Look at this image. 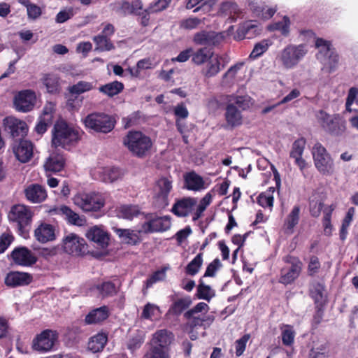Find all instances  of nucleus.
<instances>
[{
  "label": "nucleus",
  "mask_w": 358,
  "mask_h": 358,
  "mask_svg": "<svg viewBox=\"0 0 358 358\" xmlns=\"http://www.w3.org/2000/svg\"><path fill=\"white\" fill-rule=\"evenodd\" d=\"M79 140V133L61 120L55 123L52 130V144L55 148L61 147L70 150Z\"/></svg>",
  "instance_id": "f257e3e1"
},
{
  "label": "nucleus",
  "mask_w": 358,
  "mask_h": 358,
  "mask_svg": "<svg viewBox=\"0 0 358 358\" xmlns=\"http://www.w3.org/2000/svg\"><path fill=\"white\" fill-rule=\"evenodd\" d=\"M123 144L136 157L143 158L152 147L151 138L140 131H129L123 139Z\"/></svg>",
  "instance_id": "f03ea898"
},
{
  "label": "nucleus",
  "mask_w": 358,
  "mask_h": 358,
  "mask_svg": "<svg viewBox=\"0 0 358 358\" xmlns=\"http://www.w3.org/2000/svg\"><path fill=\"white\" fill-rule=\"evenodd\" d=\"M34 213L31 209L22 204L13 206L8 213L9 221L15 224L19 234L26 238L31 229Z\"/></svg>",
  "instance_id": "7ed1b4c3"
},
{
  "label": "nucleus",
  "mask_w": 358,
  "mask_h": 358,
  "mask_svg": "<svg viewBox=\"0 0 358 358\" xmlns=\"http://www.w3.org/2000/svg\"><path fill=\"white\" fill-rule=\"evenodd\" d=\"M311 154L314 165L318 172L323 176H331L335 173V164L331 155L319 142L313 146Z\"/></svg>",
  "instance_id": "20e7f679"
},
{
  "label": "nucleus",
  "mask_w": 358,
  "mask_h": 358,
  "mask_svg": "<svg viewBox=\"0 0 358 358\" xmlns=\"http://www.w3.org/2000/svg\"><path fill=\"white\" fill-rule=\"evenodd\" d=\"M73 202L84 212H99L106 204V196L94 192L78 194L74 196Z\"/></svg>",
  "instance_id": "39448f33"
},
{
  "label": "nucleus",
  "mask_w": 358,
  "mask_h": 358,
  "mask_svg": "<svg viewBox=\"0 0 358 358\" xmlns=\"http://www.w3.org/2000/svg\"><path fill=\"white\" fill-rule=\"evenodd\" d=\"M315 45L319 49L317 58L322 64L323 69L329 73L335 71L338 63V55L331 48V43L319 38L316 40Z\"/></svg>",
  "instance_id": "423d86ee"
},
{
  "label": "nucleus",
  "mask_w": 358,
  "mask_h": 358,
  "mask_svg": "<svg viewBox=\"0 0 358 358\" xmlns=\"http://www.w3.org/2000/svg\"><path fill=\"white\" fill-rule=\"evenodd\" d=\"M307 52L306 46L303 44H290L280 51L277 59L285 69H292L304 57Z\"/></svg>",
  "instance_id": "0eeeda50"
},
{
  "label": "nucleus",
  "mask_w": 358,
  "mask_h": 358,
  "mask_svg": "<svg viewBox=\"0 0 358 358\" xmlns=\"http://www.w3.org/2000/svg\"><path fill=\"white\" fill-rule=\"evenodd\" d=\"M83 122L86 128L104 134L111 131L115 124V120L103 113L89 114L83 120Z\"/></svg>",
  "instance_id": "6e6552de"
},
{
  "label": "nucleus",
  "mask_w": 358,
  "mask_h": 358,
  "mask_svg": "<svg viewBox=\"0 0 358 358\" xmlns=\"http://www.w3.org/2000/svg\"><path fill=\"white\" fill-rule=\"evenodd\" d=\"M285 263L289 266L281 268L279 278V282L285 285L292 284L300 275L303 263L299 257L292 255H286L282 258Z\"/></svg>",
  "instance_id": "1a4fd4ad"
},
{
  "label": "nucleus",
  "mask_w": 358,
  "mask_h": 358,
  "mask_svg": "<svg viewBox=\"0 0 358 358\" xmlns=\"http://www.w3.org/2000/svg\"><path fill=\"white\" fill-rule=\"evenodd\" d=\"M171 222L169 216L159 217L154 214H147L138 229L139 233L152 234L163 232L171 228Z\"/></svg>",
  "instance_id": "9d476101"
},
{
  "label": "nucleus",
  "mask_w": 358,
  "mask_h": 358,
  "mask_svg": "<svg viewBox=\"0 0 358 358\" xmlns=\"http://www.w3.org/2000/svg\"><path fill=\"white\" fill-rule=\"evenodd\" d=\"M57 339L55 331L45 329L33 339L32 348L40 352H48L52 350Z\"/></svg>",
  "instance_id": "9b49d317"
},
{
  "label": "nucleus",
  "mask_w": 358,
  "mask_h": 358,
  "mask_svg": "<svg viewBox=\"0 0 358 358\" xmlns=\"http://www.w3.org/2000/svg\"><path fill=\"white\" fill-rule=\"evenodd\" d=\"M85 241L74 233L66 235L62 239V248L65 252L79 256L84 252Z\"/></svg>",
  "instance_id": "f8f14e48"
},
{
  "label": "nucleus",
  "mask_w": 358,
  "mask_h": 358,
  "mask_svg": "<svg viewBox=\"0 0 358 358\" xmlns=\"http://www.w3.org/2000/svg\"><path fill=\"white\" fill-rule=\"evenodd\" d=\"M36 102V96L31 90H24L14 98V105L17 111L26 113L31 110Z\"/></svg>",
  "instance_id": "ddd939ff"
},
{
  "label": "nucleus",
  "mask_w": 358,
  "mask_h": 358,
  "mask_svg": "<svg viewBox=\"0 0 358 358\" xmlns=\"http://www.w3.org/2000/svg\"><path fill=\"white\" fill-rule=\"evenodd\" d=\"M228 62L229 59L226 56L214 54L203 67L201 73L206 78L215 77L225 67Z\"/></svg>",
  "instance_id": "4468645a"
},
{
  "label": "nucleus",
  "mask_w": 358,
  "mask_h": 358,
  "mask_svg": "<svg viewBox=\"0 0 358 358\" xmlns=\"http://www.w3.org/2000/svg\"><path fill=\"white\" fill-rule=\"evenodd\" d=\"M172 180L168 178H159L155 185V199L158 208H164L168 206V196L172 189Z\"/></svg>",
  "instance_id": "2eb2a0df"
},
{
  "label": "nucleus",
  "mask_w": 358,
  "mask_h": 358,
  "mask_svg": "<svg viewBox=\"0 0 358 358\" xmlns=\"http://www.w3.org/2000/svg\"><path fill=\"white\" fill-rule=\"evenodd\" d=\"M306 145V138L300 137L292 143L289 152V157L294 159V164L299 168L301 171H303L307 166V162L303 158Z\"/></svg>",
  "instance_id": "dca6fc26"
},
{
  "label": "nucleus",
  "mask_w": 358,
  "mask_h": 358,
  "mask_svg": "<svg viewBox=\"0 0 358 358\" xmlns=\"http://www.w3.org/2000/svg\"><path fill=\"white\" fill-rule=\"evenodd\" d=\"M59 234V229L55 225L42 222L34 230V237L41 243H46L48 242L56 240Z\"/></svg>",
  "instance_id": "f3484780"
},
{
  "label": "nucleus",
  "mask_w": 358,
  "mask_h": 358,
  "mask_svg": "<svg viewBox=\"0 0 358 358\" xmlns=\"http://www.w3.org/2000/svg\"><path fill=\"white\" fill-rule=\"evenodd\" d=\"M224 40L222 33L202 30L194 35L193 42L199 45L215 46Z\"/></svg>",
  "instance_id": "a211bd4d"
},
{
  "label": "nucleus",
  "mask_w": 358,
  "mask_h": 358,
  "mask_svg": "<svg viewBox=\"0 0 358 358\" xmlns=\"http://www.w3.org/2000/svg\"><path fill=\"white\" fill-rule=\"evenodd\" d=\"M10 255L15 264L22 266H31L37 262L34 254L26 247L15 248Z\"/></svg>",
  "instance_id": "6ab92c4d"
},
{
  "label": "nucleus",
  "mask_w": 358,
  "mask_h": 358,
  "mask_svg": "<svg viewBox=\"0 0 358 358\" xmlns=\"http://www.w3.org/2000/svg\"><path fill=\"white\" fill-rule=\"evenodd\" d=\"M33 143L28 140H20L13 146V152L16 159L22 162H28L33 157Z\"/></svg>",
  "instance_id": "aec40b11"
},
{
  "label": "nucleus",
  "mask_w": 358,
  "mask_h": 358,
  "mask_svg": "<svg viewBox=\"0 0 358 358\" xmlns=\"http://www.w3.org/2000/svg\"><path fill=\"white\" fill-rule=\"evenodd\" d=\"M224 117L226 123L223 127L226 129H232L241 126L243 123L241 111L234 103H229L227 106Z\"/></svg>",
  "instance_id": "412c9836"
},
{
  "label": "nucleus",
  "mask_w": 358,
  "mask_h": 358,
  "mask_svg": "<svg viewBox=\"0 0 358 358\" xmlns=\"http://www.w3.org/2000/svg\"><path fill=\"white\" fill-rule=\"evenodd\" d=\"M4 125L6 129L8 130L14 138L24 136L28 131L26 122L14 117L5 118Z\"/></svg>",
  "instance_id": "4be33fe9"
},
{
  "label": "nucleus",
  "mask_w": 358,
  "mask_h": 358,
  "mask_svg": "<svg viewBox=\"0 0 358 358\" xmlns=\"http://www.w3.org/2000/svg\"><path fill=\"white\" fill-rule=\"evenodd\" d=\"M86 236L101 248H106L108 245L109 235L101 227L94 226L90 228L86 232Z\"/></svg>",
  "instance_id": "5701e85b"
},
{
  "label": "nucleus",
  "mask_w": 358,
  "mask_h": 358,
  "mask_svg": "<svg viewBox=\"0 0 358 358\" xmlns=\"http://www.w3.org/2000/svg\"><path fill=\"white\" fill-rule=\"evenodd\" d=\"M260 31L258 22L252 20L246 21L238 27L235 38L236 40H242L245 38H252L259 34Z\"/></svg>",
  "instance_id": "b1692460"
},
{
  "label": "nucleus",
  "mask_w": 358,
  "mask_h": 358,
  "mask_svg": "<svg viewBox=\"0 0 358 358\" xmlns=\"http://www.w3.org/2000/svg\"><path fill=\"white\" fill-rule=\"evenodd\" d=\"M195 198L187 197L178 200L172 207L171 211L178 217H186L192 211L196 204Z\"/></svg>",
  "instance_id": "393cba45"
},
{
  "label": "nucleus",
  "mask_w": 358,
  "mask_h": 358,
  "mask_svg": "<svg viewBox=\"0 0 358 358\" xmlns=\"http://www.w3.org/2000/svg\"><path fill=\"white\" fill-rule=\"evenodd\" d=\"M31 274L19 271H11L7 274L5 278L6 285L11 287L25 286L31 283Z\"/></svg>",
  "instance_id": "a878e982"
},
{
  "label": "nucleus",
  "mask_w": 358,
  "mask_h": 358,
  "mask_svg": "<svg viewBox=\"0 0 358 358\" xmlns=\"http://www.w3.org/2000/svg\"><path fill=\"white\" fill-rule=\"evenodd\" d=\"M218 15L233 22L241 17V11L234 2L226 1L220 5Z\"/></svg>",
  "instance_id": "bb28decb"
},
{
  "label": "nucleus",
  "mask_w": 358,
  "mask_h": 358,
  "mask_svg": "<svg viewBox=\"0 0 358 358\" xmlns=\"http://www.w3.org/2000/svg\"><path fill=\"white\" fill-rule=\"evenodd\" d=\"M185 186L187 189L194 192H199L207 187L203 178L194 171L185 176Z\"/></svg>",
  "instance_id": "cd10ccee"
},
{
  "label": "nucleus",
  "mask_w": 358,
  "mask_h": 358,
  "mask_svg": "<svg viewBox=\"0 0 358 358\" xmlns=\"http://www.w3.org/2000/svg\"><path fill=\"white\" fill-rule=\"evenodd\" d=\"M41 80L45 87L48 93L55 94L60 92V78L58 75L52 73H45Z\"/></svg>",
  "instance_id": "c85d7f7f"
},
{
  "label": "nucleus",
  "mask_w": 358,
  "mask_h": 358,
  "mask_svg": "<svg viewBox=\"0 0 358 358\" xmlns=\"http://www.w3.org/2000/svg\"><path fill=\"white\" fill-rule=\"evenodd\" d=\"M58 210L67 222L71 224L81 227L86 222V220L83 216L79 215L66 206H61Z\"/></svg>",
  "instance_id": "c756f323"
},
{
  "label": "nucleus",
  "mask_w": 358,
  "mask_h": 358,
  "mask_svg": "<svg viewBox=\"0 0 358 358\" xmlns=\"http://www.w3.org/2000/svg\"><path fill=\"white\" fill-rule=\"evenodd\" d=\"M27 199L33 203H40L47 196L45 189L39 185H29L25 189Z\"/></svg>",
  "instance_id": "7c9ffc66"
},
{
  "label": "nucleus",
  "mask_w": 358,
  "mask_h": 358,
  "mask_svg": "<svg viewBox=\"0 0 358 358\" xmlns=\"http://www.w3.org/2000/svg\"><path fill=\"white\" fill-rule=\"evenodd\" d=\"M65 164V159L63 155L52 153L47 159L44 168L47 171L58 172L62 170Z\"/></svg>",
  "instance_id": "2f4dec72"
},
{
  "label": "nucleus",
  "mask_w": 358,
  "mask_h": 358,
  "mask_svg": "<svg viewBox=\"0 0 358 358\" xmlns=\"http://www.w3.org/2000/svg\"><path fill=\"white\" fill-rule=\"evenodd\" d=\"M108 317V308L102 306L90 311L85 317V322L87 324L99 323Z\"/></svg>",
  "instance_id": "473e14b6"
},
{
  "label": "nucleus",
  "mask_w": 358,
  "mask_h": 358,
  "mask_svg": "<svg viewBox=\"0 0 358 358\" xmlns=\"http://www.w3.org/2000/svg\"><path fill=\"white\" fill-rule=\"evenodd\" d=\"M99 179L104 182H113L121 178L123 176L122 171L116 167L102 168L99 171Z\"/></svg>",
  "instance_id": "72a5a7b5"
},
{
  "label": "nucleus",
  "mask_w": 358,
  "mask_h": 358,
  "mask_svg": "<svg viewBox=\"0 0 358 358\" xmlns=\"http://www.w3.org/2000/svg\"><path fill=\"white\" fill-rule=\"evenodd\" d=\"M173 334L166 329H161L156 331L152 336V343L157 347L164 349L172 342Z\"/></svg>",
  "instance_id": "f704fd0d"
},
{
  "label": "nucleus",
  "mask_w": 358,
  "mask_h": 358,
  "mask_svg": "<svg viewBox=\"0 0 358 358\" xmlns=\"http://www.w3.org/2000/svg\"><path fill=\"white\" fill-rule=\"evenodd\" d=\"M114 231L122 241L127 244L136 245L140 241L138 234L133 230L115 228Z\"/></svg>",
  "instance_id": "c9c22d12"
},
{
  "label": "nucleus",
  "mask_w": 358,
  "mask_h": 358,
  "mask_svg": "<svg viewBox=\"0 0 358 358\" xmlns=\"http://www.w3.org/2000/svg\"><path fill=\"white\" fill-rule=\"evenodd\" d=\"M107 336L101 333L91 337L88 342V349L92 352L101 351L107 343Z\"/></svg>",
  "instance_id": "e433bc0d"
},
{
  "label": "nucleus",
  "mask_w": 358,
  "mask_h": 358,
  "mask_svg": "<svg viewBox=\"0 0 358 358\" xmlns=\"http://www.w3.org/2000/svg\"><path fill=\"white\" fill-rule=\"evenodd\" d=\"M280 329L281 331L282 344L287 347L292 346L294 343L296 336L293 326L282 324L280 326Z\"/></svg>",
  "instance_id": "4c0bfd02"
},
{
  "label": "nucleus",
  "mask_w": 358,
  "mask_h": 358,
  "mask_svg": "<svg viewBox=\"0 0 358 358\" xmlns=\"http://www.w3.org/2000/svg\"><path fill=\"white\" fill-rule=\"evenodd\" d=\"M213 55L210 49L201 48L195 52L192 51V61L196 65H201L207 62Z\"/></svg>",
  "instance_id": "58836bf2"
},
{
  "label": "nucleus",
  "mask_w": 358,
  "mask_h": 358,
  "mask_svg": "<svg viewBox=\"0 0 358 358\" xmlns=\"http://www.w3.org/2000/svg\"><path fill=\"white\" fill-rule=\"evenodd\" d=\"M345 121L340 118L338 115H335L326 131L331 135L340 136L345 131Z\"/></svg>",
  "instance_id": "ea45409f"
},
{
  "label": "nucleus",
  "mask_w": 358,
  "mask_h": 358,
  "mask_svg": "<svg viewBox=\"0 0 358 358\" xmlns=\"http://www.w3.org/2000/svg\"><path fill=\"white\" fill-rule=\"evenodd\" d=\"M216 1L217 0H188L186 3V8L192 9L197 5H200L193 10L194 13H197L200 10L210 11L211 7L215 5Z\"/></svg>",
  "instance_id": "a19ab883"
},
{
  "label": "nucleus",
  "mask_w": 358,
  "mask_h": 358,
  "mask_svg": "<svg viewBox=\"0 0 358 358\" xmlns=\"http://www.w3.org/2000/svg\"><path fill=\"white\" fill-rule=\"evenodd\" d=\"M290 20L287 16H284L281 21L275 22L268 27L269 31H278L282 35L287 36L289 33Z\"/></svg>",
  "instance_id": "79ce46f5"
},
{
  "label": "nucleus",
  "mask_w": 358,
  "mask_h": 358,
  "mask_svg": "<svg viewBox=\"0 0 358 358\" xmlns=\"http://www.w3.org/2000/svg\"><path fill=\"white\" fill-rule=\"evenodd\" d=\"M188 322L185 325V330L188 331L189 334L192 333V329L196 327H201L203 325V322L208 320L210 322H212L213 318L210 317H201L200 315H193L192 317H185Z\"/></svg>",
  "instance_id": "37998d69"
},
{
  "label": "nucleus",
  "mask_w": 358,
  "mask_h": 358,
  "mask_svg": "<svg viewBox=\"0 0 358 358\" xmlns=\"http://www.w3.org/2000/svg\"><path fill=\"white\" fill-rule=\"evenodd\" d=\"M124 85L122 83L114 81L99 87V90L109 96L119 94L123 90Z\"/></svg>",
  "instance_id": "c03bdc74"
},
{
  "label": "nucleus",
  "mask_w": 358,
  "mask_h": 358,
  "mask_svg": "<svg viewBox=\"0 0 358 358\" xmlns=\"http://www.w3.org/2000/svg\"><path fill=\"white\" fill-rule=\"evenodd\" d=\"M299 213L300 207L299 206H294L285 221V226L287 231L292 232L294 227L298 224Z\"/></svg>",
  "instance_id": "a18cd8bd"
},
{
  "label": "nucleus",
  "mask_w": 358,
  "mask_h": 358,
  "mask_svg": "<svg viewBox=\"0 0 358 358\" xmlns=\"http://www.w3.org/2000/svg\"><path fill=\"white\" fill-rule=\"evenodd\" d=\"M93 40L96 43L95 50L100 52L110 51L115 48L110 40L103 35L96 36Z\"/></svg>",
  "instance_id": "49530a36"
},
{
  "label": "nucleus",
  "mask_w": 358,
  "mask_h": 358,
  "mask_svg": "<svg viewBox=\"0 0 358 358\" xmlns=\"http://www.w3.org/2000/svg\"><path fill=\"white\" fill-rule=\"evenodd\" d=\"M94 87V86L92 83L82 80L69 87L68 91L71 94L79 95L92 90Z\"/></svg>",
  "instance_id": "de8ad7c7"
},
{
  "label": "nucleus",
  "mask_w": 358,
  "mask_h": 358,
  "mask_svg": "<svg viewBox=\"0 0 358 358\" xmlns=\"http://www.w3.org/2000/svg\"><path fill=\"white\" fill-rule=\"evenodd\" d=\"M203 264V253H199L185 267L187 275H195L201 268Z\"/></svg>",
  "instance_id": "09e8293b"
},
{
  "label": "nucleus",
  "mask_w": 358,
  "mask_h": 358,
  "mask_svg": "<svg viewBox=\"0 0 358 358\" xmlns=\"http://www.w3.org/2000/svg\"><path fill=\"white\" fill-rule=\"evenodd\" d=\"M215 295V291L209 285H205L202 280H200L197 287L198 298L210 301Z\"/></svg>",
  "instance_id": "8fccbe9b"
},
{
  "label": "nucleus",
  "mask_w": 358,
  "mask_h": 358,
  "mask_svg": "<svg viewBox=\"0 0 358 358\" xmlns=\"http://www.w3.org/2000/svg\"><path fill=\"white\" fill-rule=\"evenodd\" d=\"M138 213V208L135 206H122L120 208L118 212L120 217L127 220H132L134 217L137 216Z\"/></svg>",
  "instance_id": "3c124183"
},
{
  "label": "nucleus",
  "mask_w": 358,
  "mask_h": 358,
  "mask_svg": "<svg viewBox=\"0 0 358 358\" xmlns=\"http://www.w3.org/2000/svg\"><path fill=\"white\" fill-rule=\"evenodd\" d=\"M192 303L190 298H182L176 300L171 306V311L176 315L180 314L187 308Z\"/></svg>",
  "instance_id": "603ef678"
},
{
  "label": "nucleus",
  "mask_w": 358,
  "mask_h": 358,
  "mask_svg": "<svg viewBox=\"0 0 358 358\" xmlns=\"http://www.w3.org/2000/svg\"><path fill=\"white\" fill-rule=\"evenodd\" d=\"M317 122L326 131L329 124L331 122L334 116L327 113L325 111L320 110L315 115Z\"/></svg>",
  "instance_id": "864d4df0"
},
{
  "label": "nucleus",
  "mask_w": 358,
  "mask_h": 358,
  "mask_svg": "<svg viewBox=\"0 0 358 358\" xmlns=\"http://www.w3.org/2000/svg\"><path fill=\"white\" fill-rule=\"evenodd\" d=\"M231 103H234L240 110H245L250 107L252 101L251 98L248 95L237 96Z\"/></svg>",
  "instance_id": "5fc2aeb1"
},
{
  "label": "nucleus",
  "mask_w": 358,
  "mask_h": 358,
  "mask_svg": "<svg viewBox=\"0 0 358 358\" xmlns=\"http://www.w3.org/2000/svg\"><path fill=\"white\" fill-rule=\"evenodd\" d=\"M159 307L155 304L148 303L143 308L141 316L145 319H151L154 316L159 315Z\"/></svg>",
  "instance_id": "6e6d98bb"
},
{
  "label": "nucleus",
  "mask_w": 358,
  "mask_h": 358,
  "mask_svg": "<svg viewBox=\"0 0 358 358\" xmlns=\"http://www.w3.org/2000/svg\"><path fill=\"white\" fill-rule=\"evenodd\" d=\"M103 296H110L117 293V289L114 283L111 282H104L98 287Z\"/></svg>",
  "instance_id": "4d7b16f0"
},
{
  "label": "nucleus",
  "mask_w": 358,
  "mask_h": 358,
  "mask_svg": "<svg viewBox=\"0 0 358 358\" xmlns=\"http://www.w3.org/2000/svg\"><path fill=\"white\" fill-rule=\"evenodd\" d=\"M143 358H169V355L164 349L154 346L144 355Z\"/></svg>",
  "instance_id": "13d9d810"
},
{
  "label": "nucleus",
  "mask_w": 358,
  "mask_h": 358,
  "mask_svg": "<svg viewBox=\"0 0 358 358\" xmlns=\"http://www.w3.org/2000/svg\"><path fill=\"white\" fill-rule=\"evenodd\" d=\"M268 46L269 44L267 41H262L257 43L250 53V57L252 59L257 58L268 50Z\"/></svg>",
  "instance_id": "bf43d9fd"
},
{
  "label": "nucleus",
  "mask_w": 358,
  "mask_h": 358,
  "mask_svg": "<svg viewBox=\"0 0 358 358\" xmlns=\"http://www.w3.org/2000/svg\"><path fill=\"white\" fill-rule=\"evenodd\" d=\"M145 334L143 331H139L136 336L132 337L128 342V348L134 350L141 347L144 342Z\"/></svg>",
  "instance_id": "052dcab7"
},
{
  "label": "nucleus",
  "mask_w": 358,
  "mask_h": 358,
  "mask_svg": "<svg viewBox=\"0 0 358 358\" xmlns=\"http://www.w3.org/2000/svg\"><path fill=\"white\" fill-rule=\"evenodd\" d=\"M166 278V268L155 271L147 280L146 287H150L153 284L163 280Z\"/></svg>",
  "instance_id": "680f3d73"
},
{
  "label": "nucleus",
  "mask_w": 358,
  "mask_h": 358,
  "mask_svg": "<svg viewBox=\"0 0 358 358\" xmlns=\"http://www.w3.org/2000/svg\"><path fill=\"white\" fill-rule=\"evenodd\" d=\"M250 338V335L247 334L235 342L236 355L237 357L242 355L245 350L248 341Z\"/></svg>",
  "instance_id": "e2e57ef3"
},
{
  "label": "nucleus",
  "mask_w": 358,
  "mask_h": 358,
  "mask_svg": "<svg viewBox=\"0 0 358 358\" xmlns=\"http://www.w3.org/2000/svg\"><path fill=\"white\" fill-rule=\"evenodd\" d=\"M327 345L322 344L318 347L313 348L310 352V358H329Z\"/></svg>",
  "instance_id": "0e129e2a"
},
{
  "label": "nucleus",
  "mask_w": 358,
  "mask_h": 358,
  "mask_svg": "<svg viewBox=\"0 0 358 358\" xmlns=\"http://www.w3.org/2000/svg\"><path fill=\"white\" fill-rule=\"evenodd\" d=\"M323 207V203L316 197H312L310 201V212L314 217H318Z\"/></svg>",
  "instance_id": "69168bd1"
},
{
  "label": "nucleus",
  "mask_w": 358,
  "mask_h": 358,
  "mask_svg": "<svg viewBox=\"0 0 358 358\" xmlns=\"http://www.w3.org/2000/svg\"><path fill=\"white\" fill-rule=\"evenodd\" d=\"M28 18L35 20L38 19L42 14L41 7L34 3H29L26 6Z\"/></svg>",
  "instance_id": "338daca9"
},
{
  "label": "nucleus",
  "mask_w": 358,
  "mask_h": 358,
  "mask_svg": "<svg viewBox=\"0 0 358 358\" xmlns=\"http://www.w3.org/2000/svg\"><path fill=\"white\" fill-rule=\"evenodd\" d=\"M354 102L358 104V90L352 87L349 90L345 103L346 110L349 113L352 111L350 106Z\"/></svg>",
  "instance_id": "774afa93"
}]
</instances>
